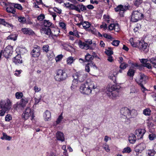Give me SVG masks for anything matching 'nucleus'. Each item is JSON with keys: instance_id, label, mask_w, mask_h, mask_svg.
<instances>
[{"instance_id": "obj_16", "label": "nucleus", "mask_w": 156, "mask_h": 156, "mask_svg": "<svg viewBox=\"0 0 156 156\" xmlns=\"http://www.w3.org/2000/svg\"><path fill=\"white\" fill-rule=\"evenodd\" d=\"M145 132V130L144 129H139L136 130L135 131L136 136L138 139L142 138Z\"/></svg>"}, {"instance_id": "obj_29", "label": "nucleus", "mask_w": 156, "mask_h": 156, "mask_svg": "<svg viewBox=\"0 0 156 156\" xmlns=\"http://www.w3.org/2000/svg\"><path fill=\"white\" fill-rule=\"evenodd\" d=\"M136 136L133 134H131L129 138V140L130 143L133 144L136 141Z\"/></svg>"}, {"instance_id": "obj_32", "label": "nucleus", "mask_w": 156, "mask_h": 156, "mask_svg": "<svg viewBox=\"0 0 156 156\" xmlns=\"http://www.w3.org/2000/svg\"><path fill=\"white\" fill-rule=\"evenodd\" d=\"M149 61L152 64L153 66L156 68V56L150 58Z\"/></svg>"}, {"instance_id": "obj_6", "label": "nucleus", "mask_w": 156, "mask_h": 156, "mask_svg": "<svg viewBox=\"0 0 156 156\" xmlns=\"http://www.w3.org/2000/svg\"><path fill=\"white\" fill-rule=\"evenodd\" d=\"M29 100L28 98L23 97L21 100L20 102H17L14 105V108H18L20 109L23 108L28 103Z\"/></svg>"}, {"instance_id": "obj_3", "label": "nucleus", "mask_w": 156, "mask_h": 156, "mask_svg": "<svg viewBox=\"0 0 156 156\" xmlns=\"http://www.w3.org/2000/svg\"><path fill=\"white\" fill-rule=\"evenodd\" d=\"M0 107L9 112L12 109V102L8 99L5 100H2L0 101Z\"/></svg>"}, {"instance_id": "obj_39", "label": "nucleus", "mask_w": 156, "mask_h": 156, "mask_svg": "<svg viewBox=\"0 0 156 156\" xmlns=\"http://www.w3.org/2000/svg\"><path fill=\"white\" fill-rule=\"evenodd\" d=\"M51 23L48 20H44L43 24L45 27H47L48 28L49 27H50L51 25Z\"/></svg>"}, {"instance_id": "obj_58", "label": "nucleus", "mask_w": 156, "mask_h": 156, "mask_svg": "<svg viewBox=\"0 0 156 156\" xmlns=\"http://www.w3.org/2000/svg\"><path fill=\"white\" fill-rule=\"evenodd\" d=\"M114 30L116 32H118L119 30V24L118 23L115 24V26L114 27Z\"/></svg>"}, {"instance_id": "obj_36", "label": "nucleus", "mask_w": 156, "mask_h": 156, "mask_svg": "<svg viewBox=\"0 0 156 156\" xmlns=\"http://www.w3.org/2000/svg\"><path fill=\"white\" fill-rule=\"evenodd\" d=\"M11 4L12 5H13L14 8H15L19 10H22L23 9V8L20 4L14 3H12Z\"/></svg>"}, {"instance_id": "obj_43", "label": "nucleus", "mask_w": 156, "mask_h": 156, "mask_svg": "<svg viewBox=\"0 0 156 156\" xmlns=\"http://www.w3.org/2000/svg\"><path fill=\"white\" fill-rule=\"evenodd\" d=\"M155 152L153 150H148L147 151V154L148 156H154Z\"/></svg>"}, {"instance_id": "obj_44", "label": "nucleus", "mask_w": 156, "mask_h": 156, "mask_svg": "<svg viewBox=\"0 0 156 156\" xmlns=\"http://www.w3.org/2000/svg\"><path fill=\"white\" fill-rule=\"evenodd\" d=\"M129 42L131 45L134 47H138V43L134 42L133 41V39H130L129 40Z\"/></svg>"}, {"instance_id": "obj_53", "label": "nucleus", "mask_w": 156, "mask_h": 156, "mask_svg": "<svg viewBox=\"0 0 156 156\" xmlns=\"http://www.w3.org/2000/svg\"><path fill=\"white\" fill-rule=\"evenodd\" d=\"M12 119V117L11 115L9 114L6 115L5 117V121L9 122Z\"/></svg>"}, {"instance_id": "obj_28", "label": "nucleus", "mask_w": 156, "mask_h": 156, "mask_svg": "<svg viewBox=\"0 0 156 156\" xmlns=\"http://www.w3.org/2000/svg\"><path fill=\"white\" fill-rule=\"evenodd\" d=\"M73 77L74 78V79L72 81V85L71 86V88L72 89L73 88L74 89L76 88L79 82L77 79L75 78L74 75L73 76Z\"/></svg>"}, {"instance_id": "obj_9", "label": "nucleus", "mask_w": 156, "mask_h": 156, "mask_svg": "<svg viewBox=\"0 0 156 156\" xmlns=\"http://www.w3.org/2000/svg\"><path fill=\"white\" fill-rule=\"evenodd\" d=\"M129 110L127 108H122L120 110L121 117L125 119L131 118V116L129 114Z\"/></svg>"}, {"instance_id": "obj_47", "label": "nucleus", "mask_w": 156, "mask_h": 156, "mask_svg": "<svg viewBox=\"0 0 156 156\" xmlns=\"http://www.w3.org/2000/svg\"><path fill=\"white\" fill-rule=\"evenodd\" d=\"M142 0H135L134 2V5L138 7L142 2Z\"/></svg>"}, {"instance_id": "obj_2", "label": "nucleus", "mask_w": 156, "mask_h": 156, "mask_svg": "<svg viewBox=\"0 0 156 156\" xmlns=\"http://www.w3.org/2000/svg\"><path fill=\"white\" fill-rule=\"evenodd\" d=\"M131 21L136 22L142 20L144 15L140 10H134L131 13Z\"/></svg>"}, {"instance_id": "obj_12", "label": "nucleus", "mask_w": 156, "mask_h": 156, "mask_svg": "<svg viewBox=\"0 0 156 156\" xmlns=\"http://www.w3.org/2000/svg\"><path fill=\"white\" fill-rule=\"evenodd\" d=\"M82 25L83 28L84 29H87L90 27L89 30L92 33L94 34L95 31V29H93V30H92L91 27H90V24L87 21H84L77 24L78 25Z\"/></svg>"}, {"instance_id": "obj_24", "label": "nucleus", "mask_w": 156, "mask_h": 156, "mask_svg": "<svg viewBox=\"0 0 156 156\" xmlns=\"http://www.w3.org/2000/svg\"><path fill=\"white\" fill-rule=\"evenodd\" d=\"M96 67V66L95 64L93 62H91L90 63H88L86 66L85 67V71L88 73H89L90 71V67Z\"/></svg>"}, {"instance_id": "obj_55", "label": "nucleus", "mask_w": 156, "mask_h": 156, "mask_svg": "<svg viewBox=\"0 0 156 156\" xmlns=\"http://www.w3.org/2000/svg\"><path fill=\"white\" fill-rule=\"evenodd\" d=\"M103 148L107 152H109L110 151V149L109 148L108 145L106 144H104L103 146Z\"/></svg>"}, {"instance_id": "obj_37", "label": "nucleus", "mask_w": 156, "mask_h": 156, "mask_svg": "<svg viewBox=\"0 0 156 156\" xmlns=\"http://www.w3.org/2000/svg\"><path fill=\"white\" fill-rule=\"evenodd\" d=\"M148 138L150 140H153L156 138V135L153 133H151L148 136Z\"/></svg>"}, {"instance_id": "obj_13", "label": "nucleus", "mask_w": 156, "mask_h": 156, "mask_svg": "<svg viewBox=\"0 0 156 156\" xmlns=\"http://www.w3.org/2000/svg\"><path fill=\"white\" fill-rule=\"evenodd\" d=\"M41 32L42 33L46 34L49 37H52V36H57L58 34V33L57 34H54L49 28H42L41 30Z\"/></svg>"}, {"instance_id": "obj_23", "label": "nucleus", "mask_w": 156, "mask_h": 156, "mask_svg": "<svg viewBox=\"0 0 156 156\" xmlns=\"http://www.w3.org/2000/svg\"><path fill=\"white\" fill-rule=\"evenodd\" d=\"M22 31L24 34L29 35H33L34 34V31L31 29L27 28H23Z\"/></svg>"}, {"instance_id": "obj_54", "label": "nucleus", "mask_w": 156, "mask_h": 156, "mask_svg": "<svg viewBox=\"0 0 156 156\" xmlns=\"http://www.w3.org/2000/svg\"><path fill=\"white\" fill-rule=\"evenodd\" d=\"M49 46L48 45H45L43 46L42 50L44 51L47 52L49 51Z\"/></svg>"}, {"instance_id": "obj_59", "label": "nucleus", "mask_w": 156, "mask_h": 156, "mask_svg": "<svg viewBox=\"0 0 156 156\" xmlns=\"http://www.w3.org/2000/svg\"><path fill=\"white\" fill-rule=\"evenodd\" d=\"M149 61V60L147 59H142L140 60V62L143 64V66L147 63V62Z\"/></svg>"}, {"instance_id": "obj_49", "label": "nucleus", "mask_w": 156, "mask_h": 156, "mask_svg": "<svg viewBox=\"0 0 156 156\" xmlns=\"http://www.w3.org/2000/svg\"><path fill=\"white\" fill-rule=\"evenodd\" d=\"M128 66V64L124 62L121 63L120 66V68L122 69H125Z\"/></svg>"}, {"instance_id": "obj_31", "label": "nucleus", "mask_w": 156, "mask_h": 156, "mask_svg": "<svg viewBox=\"0 0 156 156\" xmlns=\"http://www.w3.org/2000/svg\"><path fill=\"white\" fill-rule=\"evenodd\" d=\"M17 37V35L16 34H11L8 36L7 38L8 40L15 41L16 40Z\"/></svg>"}, {"instance_id": "obj_1", "label": "nucleus", "mask_w": 156, "mask_h": 156, "mask_svg": "<svg viewBox=\"0 0 156 156\" xmlns=\"http://www.w3.org/2000/svg\"><path fill=\"white\" fill-rule=\"evenodd\" d=\"M97 86L93 81L87 82L86 84H82L80 87V91L82 94L89 95L91 93L92 89H95Z\"/></svg>"}, {"instance_id": "obj_4", "label": "nucleus", "mask_w": 156, "mask_h": 156, "mask_svg": "<svg viewBox=\"0 0 156 156\" xmlns=\"http://www.w3.org/2000/svg\"><path fill=\"white\" fill-rule=\"evenodd\" d=\"M67 77L66 73L63 70L58 69L56 73V75L55 76V79L56 81H61L65 80Z\"/></svg>"}, {"instance_id": "obj_14", "label": "nucleus", "mask_w": 156, "mask_h": 156, "mask_svg": "<svg viewBox=\"0 0 156 156\" xmlns=\"http://www.w3.org/2000/svg\"><path fill=\"white\" fill-rule=\"evenodd\" d=\"M33 115V112L29 107L27 108L25 112L22 114V117L25 119H27L30 116H32Z\"/></svg>"}, {"instance_id": "obj_17", "label": "nucleus", "mask_w": 156, "mask_h": 156, "mask_svg": "<svg viewBox=\"0 0 156 156\" xmlns=\"http://www.w3.org/2000/svg\"><path fill=\"white\" fill-rule=\"evenodd\" d=\"M119 90L113 91L112 92H107V94L108 96L111 98L114 99L119 96Z\"/></svg>"}, {"instance_id": "obj_11", "label": "nucleus", "mask_w": 156, "mask_h": 156, "mask_svg": "<svg viewBox=\"0 0 156 156\" xmlns=\"http://www.w3.org/2000/svg\"><path fill=\"white\" fill-rule=\"evenodd\" d=\"M41 48L40 47L35 46L32 50L30 54L31 56L34 58L37 57L40 54Z\"/></svg>"}, {"instance_id": "obj_42", "label": "nucleus", "mask_w": 156, "mask_h": 156, "mask_svg": "<svg viewBox=\"0 0 156 156\" xmlns=\"http://www.w3.org/2000/svg\"><path fill=\"white\" fill-rule=\"evenodd\" d=\"M63 119V117L62 116V113L59 116L58 118L56 121V124L57 125L59 124L60 122Z\"/></svg>"}, {"instance_id": "obj_45", "label": "nucleus", "mask_w": 156, "mask_h": 156, "mask_svg": "<svg viewBox=\"0 0 156 156\" xmlns=\"http://www.w3.org/2000/svg\"><path fill=\"white\" fill-rule=\"evenodd\" d=\"M15 96L17 99L21 98L23 97V94L21 92H16L15 94Z\"/></svg>"}, {"instance_id": "obj_46", "label": "nucleus", "mask_w": 156, "mask_h": 156, "mask_svg": "<svg viewBox=\"0 0 156 156\" xmlns=\"http://www.w3.org/2000/svg\"><path fill=\"white\" fill-rule=\"evenodd\" d=\"M131 151V150L130 148L129 147H128L125 148L122 151V152L123 153H129Z\"/></svg>"}, {"instance_id": "obj_61", "label": "nucleus", "mask_w": 156, "mask_h": 156, "mask_svg": "<svg viewBox=\"0 0 156 156\" xmlns=\"http://www.w3.org/2000/svg\"><path fill=\"white\" fill-rule=\"evenodd\" d=\"M22 71L21 70H16L14 75L17 76H19L20 74L21 73Z\"/></svg>"}, {"instance_id": "obj_21", "label": "nucleus", "mask_w": 156, "mask_h": 156, "mask_svg": "<svg viewBox=\"0 0 156 156\" xmlns=\"http://www.w3.org/2000/svg\"><path fill=\"white\" fill-rule=\"evenodd\" d=\"M12 61L16 64H18L22 63V60L21 56L19 55H17L15 57L13 58Z\"/></svg>"}, {"instance_id": "obj_60", "label": "nucleus", "mask_w": 156, "mask_h": 156, "mask_svg": "<svg viewBox=\"0 0 156 156\" xmlns=\"http://www.w3.org/2000/svg\"><path fill=\"white\" fill-rule=\"evenodd\" d=\"M137 90L136 89V88L133 86L131 89L130 93H134L136 92Z\"/></svg>"}, {"instance_id": "obj_57", "label": "nucleus", "mask_w": 156, "mask_h": 156, "mask_svg": "<svg viewBox=\"0 0 156 156\" xmlns=\"http://www.w3.org/2000/svg\"><path fill=\"white\" fill-rule=\"evenodd\" d=\"M5 112L7 113L8 112H7L6 111L4 110L3 108H2V109L0 110V116H4Z\"/></svg>"}, {"instance_id": "obj_35", "label": "nucleus", "mask_w": 156, "mask_h": 156, "mask_svg": "<svg viewBox=\"0 0 156 156\" xmlns=\"http://www.w3.org/2000/svg\"><path fill=\"white\" fill-rule=\"evenodd\" d=\"M151 110L149 108L144 109L143 111V113L146 116H149L151 115Z\"/></svg>"}, {"instance_id": "obj_51", "label": "nucleus", "mask_w": 156, "mask_h": 156, "mask_svg": "<svg viewBox=\"0 0 156 156\" xmlns=\"http://www.w3.org/2000/svg\"><path fill=\"white\" fill-rule=\"evenodd\" d=\"M45 18V16L43 14H41L37 17V19L39 21H42Z\"/></svg>"}, {"instance_id": "obj_52", "label": "nucleus", "mask_w": 156, "mask_h": 156, "mask_svg": "<svg viewBox=\"0 0 156 156\" xmlns=\"http://www.w3.org/2000/svg\"><path fill=\"white\" fill-rule=\"evenodd\" d=\"M105 53L106 55L108 56H111V55L113 54V51L110 50H106L105 51Z\"/></svg>"}, {"instance_id": "obj_30", "label": "nucleus", "mask_w": 156, "mask_h": 156, "mask_svg": "<svg viewBox=\"0 0 156 156\" xmlns=\"http://www.w3.org/2000/svg\"><path fill=\"white\" fill-rule=\"evenodd\" d=\"M3 136L1 138L2 140H10L12 139V137L7 135L5 133H2Z\"/></svg>"}, {"instance_id": "obj_50", "label": "nucleus", "mask_w": 156, "mask_h": 156, "mask_svg": "<svg viewBox=\"0 0 156 156\" xmlns=\"http://www.w3.org/2000/svg\"><path fill=\"white\" fill-rule=\"evenodd\" d=\"M74 61L73 58L72 57H69L67 59V62L68 64H72Z\"/></svg>"}, {"instance_id": "obj_8", "label": "nucleus", "mask_w": 156, "mask_h": 156, "mask_svg": "<svg viewBox=\"0 0 156 156\" xmlns=\"http://www.w3.org/2000/svg\"><path fill=\"white\" fill-rule=\"evenodd\" d=\"M92 43V41L91 40L88 39L85 41V42H83L81 41H80L78 42V45L82 49H84L87 50L90 48L89 45L91 44Z\"/></svg>"}, {"instance_id": "obj_62", "label": "nucleus", "mask_w": 156, "mask_h": 156, "mask_svg": "<svg viewBox=\"0 0 156 156\" xmlns=\"http://www.w3.org/2000/svg\"><path fill=\"white\" fill-rule=\"evenodd\" d=\"M59 25L62 28L65 29L66 28V25L63 22H60L59 23Z\"/></svg>"}, {"instance_id": "obj_33", "label": "nucleus", "mask_w": 156, "mask_h": 156, "mask_svg": "<svg viewBox=\"0 0 156 156\" xmlns=\"http://www.w3.org/2000/svg\"><path fill=\"white\" fill-rule=\"evenodd\" d=\"M78 9L79 10L78 11V12H80L81 11L86 10V8L85 6L83 5H78Z\"/></svg>"}, {"instance_id": "obj_64", "label": "nucleus", "mask_w": 156, "mask_h": 156, "mask_svg": "<svg viewBox=\"0 0 156 156\" xmlns=\"http://www.w3.org/2000/svg\"><path fill=\"white\" fill-rule=\"evenodd\" d=\"M115 23H112L110 24L108 27V29L110 30H114V27Z\"/></svg>"}, {"instance_id": "obj_34", "label": "nucleus", "mask_w": 156, "mask_h": 156, "mask_svg": "<svg viewBox=\"0 0 156 156\" xmlns=\"http://www.w3.org/2000/svg\"><path fill=\"white\" fill-rule=\"evenodd\" d=\"M129 114L131 116V118H134L136 117L137 114V111L135 110H132L130 111Z\"/></svg>"}, {"instance_id": "obj_15", "label": "nucleus", "mask_w": 156, "mask_h": 156, "mask_svg": "<svg viewBox=\"0 0 156 156\" xmlns=\"http://www.w3.org/2000/svg\"><path fill=\"white\" fill-rule=\"evenodd\" d=\"M12 3L8 2L5 4V6L7 7L6 8V10L7 12L9 13L14 14L16 12V11L13 7V5H12Z\"/></svg>"}, {"instance_id": "obj_41", "label": "nucleus", "mask_w": 156, "mask_h": 156, "mask_svg": "<svg viewBox=\"0 0 156 156\" xmlns=\"http://www.w3.org/2000/svg\"><path fill=\"white\" fill-rule=\"evenodd\" d=\"M135 73V71L133 69H130L127 72V74L130 76H134Z\"/></svg>"}, {"instance_id": "obj_25", "label": "nucleus", "mask_w": 156, "mask_h": 156, "mask_svg": "<svg viewBox=\"0 0 156 156\" xmlns=\"http://www.w3.org/2000/svg\"><path fill=\"white\" fill-rule=\"evenodd\" d=\"M44 117L45 121H48L51 119V112L48 110H46L44 113Z\"/></svg>"}, {"instance_id": "obj_56", "label": "nucleus", "mask_w": 156, "mask_h": 156, "mask_svg": "<svg viewBox=\"0 0 156 156\" xmlns=\"http://www.w3.org/2000/svg\"><path fill=\"white\" fill-rule=\"evenodd\" d=\"M63 56L62 55H58L55 57V60L56 62L60 61L62 58Z\"/></svg>"}, {"instance_id": "obj_27", "label": "nucleus", "mask_w": 156, "mask_h": 156, "mask_svg": "<svg viewBox=\"0 0 156 156\" xmlns=\"http://www.w3.org/2000/svg\"><path fill=\"white\" fill-rule=\"evenodd\" d=\"M94 58V56L92 55L89 53H88L85 56V59L86 62H91L93 60Z\"/></svg>"}, {"instance_id": "obj_10", "label": "nucleus", "mask_w": 156, "mask_h": 156, "mask_svg": "<svg viewBox=\"0 0 156 156\" xmlns=\"http://www.w3.org/2000/svg\"><path fill=\"white\" fill-rule=\"evenodd\" d=\"M12 47L10 46H8L5 48L3 51H2V54L5 57L7 58L9 56L12 54Z\"/></svg>"}, {"instance_id": "obj_63", "label": "nucleus", "mask_w": 156, "mask_h": 156, "mask_svg": "<svg viewBox=\"0 0 156 156\" xmlns=\"http://www.w3.org/2000/svg\"><path fill=\"white\" fill-rule=\"evenodd\" d=\"M103 36L108 39H111L112 38V37L110 35L106 33L103 34Z\"/></svg>"}, {"instance_id": "obj_20", "label": "nucleus", "mask_w": 156, "mask_h": 156, "mask_svg": "<svg viewBox=\"0 0 156 156\" xmlns=\"http://www.w3.org/2000/svg\"><path fill=\"white\" fill-rule=\"evenodd\" d=\"M126 9L127 7L125 5H120L115 8V10L116 12H120V13H120L121 15H123L122 14Z\"/></svg>"}, {"instance_id": "obj_5", "label": "nucleus", "mask_w": 156, "mask_h": 156, "mask_svg": "<svg viewBox=\"0 0 156 156\" xmlns=\"http://www.w3.org/2000/svg\"><path fill=\"white\" fill-rule=\"evenodd\" d=\"M146 77L144 74L140 73L138 75V77L135 80L136 83L141 87L142 90L143 92H144L145 91L147 90L143 85V83L144 82Z\"/></svg>"}, {"instance_id": "obj_7", "label": "nucleus", "mask_w": 156, "mask_h": 156, "mask_svg": "<svg viewBox=\"0 0 156 156\" xmlns=\"http://www.w3.org/2000/svg\"><path fill=\"white\" fill-rule=\"evenodd\" d=\"M80 82H83L86 78L87 74L82 71L76 72L73 75Z\"/></svg>"}, {"instance_id": "obj_19", "label": "nucleus", "mask_w": 156, "mask_h": 156, "mask_svg": "<svg viewBox=\"0 0 156 156\" xmlns=\"http://www.w3.org/2000/svg\"><path fill=\"white\" fill-rule=\"evenodd\" d=\"M120 87L119 85H117L116 84L114 83L111 86H108L107 89L108 92H112L113 91L119 90Z\"/></svg>"}, {"instance_id": "obj_40", "label": "nucleus", "mask_w": 156, "mask_h": 156, "mask_svg": "<svg viewBox=\"0 0 156 156\" xmlns=\"http://www.w3.org/2000/svg\"><path fill=\"white\" fill-rule=\"evenodd\" d=\"M18 20L19 22L22 23H26V20L25 18L22 16L18 17Z\"/></svg>"}, {"instance_id": "obj_22", "label": "nucleus", "mask_w": 156, "mask_h": 156, "mask_svg": "<svg viewBox=\"0 0 156 156\" xmlns=\"http://www.w3.org/2000/svg\"><path fill=\"white\" fill-rule=\"evenodd\" d=\"M56 137L57 139L62 141H64L65 138L63 133L59 131L57 132L56 133Z\"/></svg>"}, {"instance_id": "obj_18", "label": "nucleus", "mask_w": 156, "mask_h": 156, "mask_svg": "<svg viewBox=\"0 0 156 156\" xmlns=\"http://www.w3.org/2000/svg\"><path fill=\"white\" fill-rule=\"evenodd\" d=\"M146 146L145 144L142 143L137 145L135 148L136 152L141 153L145 148Z\"/></svg>"}, {"instance_id": "obj_38", "label": "nucleus", "mask_w": 156, "mask_h": 156, "mask_svg": "<svg viewBox=\"0 0 156 156\" xmlns=\"http://www.w3.org/2000/svg\"><path fill=\"white\" fill-rule=\"evenodd\" d=\"M69 6V9L72 10H75L77 11L79 10L78 5H75L73 4H70Z\"/></svg>"}, {"instance_id": "obj_26", "label": "nucleus", "mask_w": 156, "mask_h": 156, "mask_svg": "<svg viewBox=\"0 0 156 156\" xmlns=\"http://www.w3.org/2000/svg\"><path fill=\"white\" fill-rule=\"evenodd\" d=\"M0 24H2L9 27H11L12 28L13 27V25L12 24L9 23L5 21L4 19H0Z\"/></svg>"}, {"instance_id": "obj_48", "label": "nucleus", "mask_w": 156, "mask_h": 156, "mask_svg": "<svg viewBox=\"0 0 156 156\" xmlns=\"http://www.w3.org/2000/svg\"><path fill=\"white\" fill-rule=\"evenodd\" d=\"M120 41L118 40H114L112 43V44L115 46H117L119 44Z\"/></svg>"}]
</instances>
